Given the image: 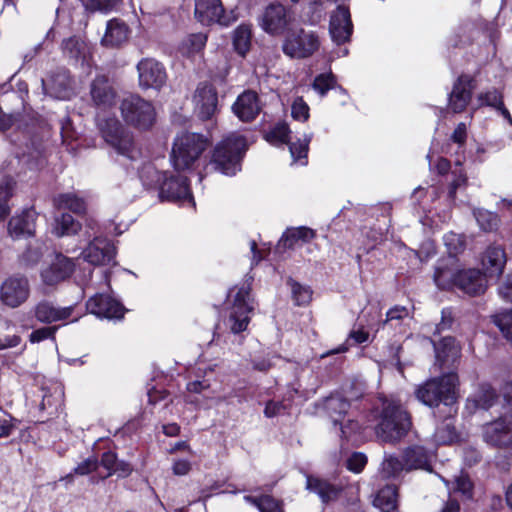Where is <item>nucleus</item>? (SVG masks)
<instances>
[{"label": "nucleus", "instance_id": "nucleus-39", "mask_svg": "<svg viewBox=\"0 0 512 512\" xmlns=\"http://www.w3.org/2000/svg\"><path fill=\"white\" fill-rule=\"evenodd\" d=\"M48 93L58 99H68L71 95L70 81L64 74H59L47 84Z\"/></svg>", "mask_w": 512, "mask_h": 512}, {"label": "nucleus", "instance_id": "nucleus-16", "mask_svg": "<svg viewBox=\"0 0 512 512\" xmlns=\"http://www.w3.org/2000/svg\"><path fill=\"white\" fill-rule=\"evenodd\" d=\"M86 307L88 311L99 318L120 319L124 316V307L107 294H96L91 297Z\"/></svg>", "mask_w": 512, "mask_h": 512}, {"label": "nucleus", "instance_id": "nucleus-14", "mask_svg": "<svg viewBox=\"0 0 512 512\" xmlns=\"http://www.w3.org/2000/svg\"><path fill=\"white\" fill-rule=\"evenodd\" d=\"M192 102L194 113L202 120L211 119L217 112L218 96L210 84H200L193 94Z\"/></svg>", "mask_w": 512, "mask_h": 512}, {"label": "nucleus", "instance_id": "nucleus-44", "mask_svg": "<svg viewBox=\"0 0 512 512\" xmlns=\"http://www.w3.org/2000/svg\"><path fill=\"white\" fill-rule=\"evenodd\" d=\"M207 41V36L204 33L190 34L181 44V51L183 54L191 55L201 51Z\"/></svg>", "mask_w": 512, "mask_h": 512}, {"label": "nucleus", "instance_id": "nucleus-5", "mask_svg": "<svg viewBox=\"0 0 512 512\" xmlns=\"http://www.w3.org/2000/svg\"><path fill=\"white\" fill-rule=\"evenodd\" d=\"M98 129L105 143L117 154L134 159L138 149L133 133L117 118H106L98 121Z\"/></svg>", "mask_w": 512, "mask_h": 512}, {"label": "nucleus", "instance_id": "nucleus-60", "mask_svg": "<svg viewBox=\"0 0 512 512\" xmlns=\"http://www.w3.org/2000/svg\"><path fill=\"white\" fill-rule=\"evenodd\" d=\"M98 467V461L95 457H89L80 463L74 469V473L78 475H87L92 471L96 470Z\"/></svg>", "mask_w": 512, "mask_h": 512}, {"label": "nucleus", "instance_id": "nucleus-61", "mask_svg": "<svg viewBox=\"0 0 512 512\" xmlns=\"http://www.w3.org/2000/svg\"><path fill=\"white\" fill-rule=\"evenodd\" d=\"M56 329V327H42L37 329L30 334V341L32 343H37L42 340L54 337Z\"/></svg>", "mask_w": 512, "mask_h": 512}, {"label": "nucleus", "instance_id": "nucleus-10", "mask_svg": "<svg viewBox=\"0 0 512 512\" xmlns=\"http://www.w3.org/2000/svg\"><path fill=\"white\" fill-rule=\"evenodd\" d=\"M75 269L72 259L61 253L55 254L41 270V279L45 285L54 286L69 278Z\"/></svg>", "mask_w": 512, "mask_h": 512}, {"label": "nucleus", "instance_id": "nucleus-21", "mask_svg": "<svg viewBox=\"0 0 512 512\" xmlns=\"http://www.w3.org/2000/svg\"><path fill=\"white\" fill-rule=\"evenodd\" d=\"M262 109L256 92L247 90L240 94L232 106L234 114L243 122L253 121Z\"/></svg>", "mask_w": 512, "mask_h": 512}, {"label": "nucleus", "instance_id": "nucleus-15", "mask_svg": "<svg viewBox=\"0 0 512 512\" xmlns=\"http://www.w3.org/2000/svg\"><path fill=\"white\" fill-rule=\"evenodd\" d=\"M194 14L196 19L204 25L217 23L227 26L230 23L221 0H195Z\"/></svg>", "mask_w": 512, "mask_h": 512}, {"label": "nucleus", "instance_id": "nucleus-30", "mask_svg": "<svg viewBox=\"0 0 512 512\" xmlns=\"http://www.w3.org/2000/svg\"><path fill=\"white\" fill-rule=\"evenodd\" d=\"M72 310V306L59 308L50 302L43 301L35 307V317L40 322L52 323L69 318Z\"/></svg>", "mask_w": 512, "mask_h": 512}, {"label": "nucleus", "instance_id": "nucleus-50", "mask_svg": "<svg viewBox=\"0 0 512 512\" xmlns=\"http://www.w3.org/2000/svg\"><path fill=\"white\" fill-rule=\"evenodd\" d=\"M493 321L504 336L512 341V310L495 315Z\"/></svg>", "mask_w": 512, "mask_h": 512}, {"label": "nucleus", "instance_id": "nucleus-59", "mask_svg": "<svg viewBox=\"0 0 512 512\" xmlns=\"http://www.w3.org/2000/svg\"><path fill=\"white\" fill-rule=\"evenodd\" d=\"M453 175H454V179L451 182L450 188H449V197L452 199L455 197L457 188L464 185L467 181L466 174L464 173L462 168L455 169L453 171Z\"/></svg>", "mask_w": 512, "mask_h": 512}, {"label": "nucleus", "instance_id": "nucleus-3", "mask_svg": "<svg viewBox=\"0 0 512 512\" xmlns=\"http://www.w3.org/2000/svg\"><path fill=\"white\" fill-rule=\"evenodd\" d=\"M208 145V139L197 133L183 132L177 135L170 155L173 167L177 171L191 169Z\"/></svg>", "mask_w": 512, "mask_h": 512}, {"label": "nucleus", "instance_id": "nucleus-13", "mask_svg": "<svg viewBox=\"0 0 512 512\" xmlns=\"http://www.w3.org/2000/svg\"><path fill=\"white\" fill-rule=\"evenodd\" d=\"M483 438L489 445L505 448L512 445V415H506L484 426Z\"/></svg>", "mask_w": 512, "mask_h": 512}, {"label": "nucleus", "instance_id": "nucleus-18", "mask_svg": "<svg viewBox=\"0 0 512 512\" xmlns=\"http://www.w3.org/2000/svg\"><path fill=\"white\" fill-rule=\"evenodd\" d=\"M290 21L287 9L280 3H272L264 10L261 27L269 34L279 35L283 33Z\"/></svg>", "mask_w": 512, "mask_h": 512}, {"label": "nucleus", "instance_id": "nucleus-63", "mask_svg": "<svg viewBox=\"0 0 512 512\" xmlns=\"http://www.w3.org/2000/svg\"><path fill=\"white\" fill-rule=\"evenodd\" d=\"M500 296L509 302H512V275H507L499 286Z\"/></svg>", "mask_w": 512, "mask_h": 512}, {"label": "nucleus", "instance_id": "nucleus-40", "mask_svg": "<svg viewBox=\"0 0 512 512\" xmlns=\"http://www.w3.org/2000/svg\"><path fill=\"white\" fill-rule=\"evenodd\" d=\"M433 437L437 444L445 445L455 442L458 439V434L452 422L446 420L436 428Z\"/></svg>", "mask_w": 512, "mask_h": 512}, {"label": "nucleus", "instance_id": "nucleus-43", "mask_svg": "<svg viewBox=\"0 0 512 512\" xmlns=\"http://www.w3.org/2000/svg\"><path fill=\"white\" fill-rule=\"evenodd\" d=\"M251 30L247 26H239L233 34V45L240 55H245L250 48Z\"/></svg>", "mask_w": 512, "mask_h": 512}, {"label": "nucleus", "instance_id": "nucleus-6", "mask_svg": "<svg viewBox=\"0 0 512 512\" xmlns=\"http://www.w3.org/2000/svg\"><path fill=\"white\" fill-rule=\"evenodd\" d=\"M120 112L127 125L141 131L151 129L157 119L154 105L137 94H131L121 101Z\"/></svg>", "mask_w": 512, "mask_h": 512}, {"label": "nucleus", "instance_id": "nucleus-19", "mask_svg": "<svg viewBox=\"0 0 512 512\" xmlns=\"http://www.w3.org/2000/svg\"><path fill=\"white\" fill-rule=\"evenodd\" d=\"M82 257L92 265H105L112 261L115 249L111 242L102 237H95L82 251Z\"/></svg>", "mask_w": 512, "mask_h": 512}, {"label": "nucleus", "instance_id": "nucleus-55", "mask_svg": "<svg viewBox=\"0 0 512 512\" xmlns=\"http://www.w3.org/2000/svg\"><path fill=\"white\" fill-rule=\"evenodd\" d=\"M367 464V457L361 452H354L346 460V467L353 473H360Z\"/></svg>", "mask_w": 512, "mask_h": 512}, {"label": "nucleus", "instance_id": "nucleus-48", "mask_svg": "<svg viewBox=\"0 0 512 512\" xmlns=\"http://www.w3.org/2000/svg\"><path fill=\"white\" fill-rule=\"evenodd\" d=\"M290 129L286 123H279L266 135V140L273 145L288 143Z\"/></svg>", "mask_w": 512, "mask_h": 512}, {"label": "nucleus", "instance_id": "nucleus-20", "mask_svg": "<svg viewBox=\"0 0 512 512\" xmlns=\"http://www.w3.org/2000/svg\"><path fill=\"white\" fill-rule=\"evenodd\" d=\"M160 197L168 201L188 202L194 205L187 178L183 176L165 179L160 184Z\"/></svg>", "mask_w": 512, "mask_h": 512}, {"label": "nucleus", "instance_id": "nucleus-22", "mask_svg": "<svg viewBox=\"0 0 512 512\" xmlns=\"http://www.w3.org/2000/svg\"><path fill=\"white\" fill-rule=\"evenodd\" d=\"M473 88V79L470 76L458 77L449 95V107L454 113H461L465 110L471 99Z\"/></svg>", "mask_w": 512, "mask_h": 512}, {"label": "nucleus", "instance_id": "nucleus-54", "mask_svg": "<svg viewBox=\"0 0 512 512\" xmlns=\"http://www.w3.org/2000/svg\"><path fill=\"white\" fill-rule=\"evenodd\" d=\"M453 485L454 491L461 493L467 499L472 498L473 484L468 476L462 474L455 477Z\"/></svg>", "mask_w": 512, "mask_h": 512}, {"label": "nucleus", "instance_id": "nucleus-62", "mask_svg": "<svg viewBox=\"0 0 512 512\" xmlns=\"http://www.w3.org/2000/svg\"><path fill=\"white\" fill-rule=\"evenodd\" d=\"M132 472V467L129 463L125 461H117V464L115 465V468L113 470H110V472H107L106 477L111 475H117L118 477L125 478L129 476Z\"/></svg>", "mask_w": 512, "mask_h": 512}, {"label": "nucleus", "instance_id": "nucleus-36", "mask_svg": "<svg viewBox=\"0 0 512 512\" xmlns=\"http://www.w3.org/2000/svg\"><path fill=\"white\" fill-rule=\"evenodd\" d=\"M403 471H406L404 458L400 459L393 454H385L380 466V474L383 478H396Z\"/></svg>", "mask_w": 512, "mask_h": 512}, {"label": "nucleus", "instance_id": "nucleus-42", "mask_svg": "<svg viewBox=\"0 0 512 512\" xmlns=\"http://www.w3.org/2000/svg\"><path fill=\"white\" fill-rule=\"evenodd\" d=\"M474 216L480 228L486 232L495 231L500 223L497 214L484 209H477L474 211Z\"/></svg>", "mask_w": 512, "mask_h": 512}, {"label": "nucleus", "instance_id": "nucleus-4", "mask_svg": "<svg viewBox=\"0 0 512 512\" xmlns=\"http://www.w3.org/2000/svg\"><path fill=\"white\" fill-rule=\"evenodd\" d=\"M247 148L243 136L232 133L219 142L212 155L215 170L225 175H235L240 170V159Z\"/></svg>", "mask_w": 512, "mask_h": 512}, {"label": "nucleus", "instance_id": "nucleus-2", "mask_svg": "<svg viewBox=\"0 0 512 512\" xmlns=\"http://www.w3.org/2000/svg\"><path fill=\"white\" fill-rule=\"evenodd\" d=\"M458 377L455 373H448L438 378H432L420 385L416 391V398L429 407H437L440 403L452 406L457 399L456 387Z\"/></svg>", "mask_w": 512, "mask_h": 512}, {"label": "nucleus", "instance_id": "nucleus-56", "mask_svg": "<svg viewBox=\"0 0 512 512\" xmlns=\"http://www.w3.org/2000/svg\"><path fill=\"white\" fill-rule=\"evenodd\" d=\"M334 84L335 78L333 74H321L315 78L313 88L321 95H325L329 89L333 88Z\"/></svg>", "mask_w": 512, "mask_h": 512}, {"label": "nucleus", "instance_id": "nucleus-51", "mask_svg": "<svg viewBox=\"0 0 512 512\" xmlns=\"http://www.w3.org/2000/svg\"><path fill=\"white\" fill-rule=\"evenodd\" d=\"M312 135H305L302 140H298L295 143H291L289 150L294 160H301L307 157L308 145L311 141Z\"/></svg>", "mask_w": 512, "mask_h": 512}, {"label": "nucleus", "instance_id": "nucleus-31", "mask_svg": "<svg viewBox=\"0 0 512 512\" xmlns=\"http://www.w3.org/2000/svg\"><path fill=\"white\" fill-rule=\"evenodd\" d=\"M306 487L324 503L336 500L342 491V487L316 477H307Z\"/></svg>", "mask_w": 512, "mask_h": 512}, {"label": "nucleus", "instance_id": "nucleus-49", "mask_svg": "<svg viewBox=\"0 0 512 512\" xmlns=\"http://www.w3.org/2000/svg\"><path fill=\"white\" fill-rule=\"evenodd\" d=\"M44 245L35 241L22 255V261L29 266L37 264L44 254Z\"/></svg>", "mask_w": 512, "mask_h": 512}, {"label": "nucleus", "instance_id": "nucleus-8", "mask_svg": "<svg viewBox=\"0 0 512 512\" xmlns=\"http://www.w3.org/2000/svg\"><path fill=\"white\" fill-rule=\"evenodd\" d=\"M319 47L320 39L316 32L299 28L287 33L282 50L291 58L303 59L313 55Z\"/></svg>", "mask_w": 512, "mask_h": 512}, {"label": "nucleus", "instance_id": "nucleus-25", "mask_svg": "<svg viewBox=\"0 0 512 512\" xmlns=\"http://www.w3.org/2000/svg\"><path fill=\"white\" fill-rule=\"evenodd\" d=\"M506 264V254L501 246H489L482 255L481 265L486 277H497Z\"/></svg>", "mask_w": 512, "mask_h": 512}, {"label": "nucleus", "instance_id": "nucleus-45", "mask_svg": "<svg viewBox=\"0 0 512 512\" xmlns=\"http://www.w3.org/2000/svg\"><path fill=\"white\" fill-rule=\"evenodd\" d=\"M140 179L144 186L147 188H153L160 185V181L164 176L163 173L159 172L153 165L146 164L140 170Z\"/></svg>", "mask_w": 512, "mask_h": 512}, {"label": "nucleus", "instance_id": "nucleus-1", "mask_svg": "<svg viewBox=\"0 0 512 512\" xmlns=\"http://www.w3.org/2000/svg\"><path fill=\"white\" fill-rule=\"evenodd\" d=\"M411 427L408 413L394 400H385L375 434L383 442L396 443L400 441Z\"/></svg>", "mask_w": 512, "mask_h": 512}, {"label": "nucleus", "instance_id": "nucleus-47", "mask_svg": "<svg viewBox=\"0 0 512 512\" xmlns=\"http://www.w3.org/2000/svg\"><path fill=\"white\" fill-rule=\"evenodd\" d=\"M288 283L291 287L293 299L297 305H306L311 301L312 291L309 287L303 286L291 279Z\"/></svg>", "mask_w": 512, "mask_h": 512}, {"label": "nucleus", "instance_id": "nucleus-24", "mask_svg": "<svg viewBox=\"0 0 512 512\" xmlns=\"http://www.w3.org/2000/svg\"><path fill=\"white\" fill-rule=\"evenodd\" d=\"M457 287L472 296L483 294L487 288L486 277L476 269L461 270L457 275Z\"/></svg>", "mask_w": 512, "mask_h": 512}, {"label": "nucleus", "instance_id": "nucleus-35", "mask_svg": "<svg viewBox=\"0 0 512 512\" xmlns=\"http://www.w3.org/2000/svg\"><path fill=\"white\" fill-rule=\"evenodd\" d=\"M54 206L61 209H68L76 214L84 213L86 210L85 201L74 193L59 194L53 199Z\"/></svg>", "mask_w": 512, "mask_h": 512}, {"label": "nucleus", "instance_id": "nucleus-41", "mask_svg": "<svg viewBox=\"0 0 512 512\" xmlns=\"http://www.w3.org/2000/svg\"><path fill=\"white\" fill-rule=\"evenodd\" d=\"M14 184L13 179L8 176L3 177L0 181V221L10 213L7 202L12 196Z\"/></svg>", "mask_w": 512, "mask_h": 512}, {"label": "nucleus", "instance_id": "nucleus-38", "mask_svg": "<svg viewBox=\"0 0 512 512\" xmlns=\"http://www.w3.org/2000/svg\"><path fill=\"white\" fill-rule=\"evenodd\" d=\"M79 230V222L75 221L72 215L63 213L59 218H56L53 233L58 237H62L76 234Z\"/></svg>", "mask_w": 512, "mask_h": 512}, {"label": "nucleus", "instance_id": "nucleus-11", "mask_svg": "<svg viewBox=\"0 0 512 512\" xmlns=\"http://www.w3.org/2000/svg\"><path fill=\"white\" fill-rule=\"evenodd\" d=\"M30 286L27 278L13 276L7 278L0 287L1 302L11 308L19 307L27 301Z\"/></svg>", "mask_w": 512, "mask_h": 512}, {"label": "nucleus", "instance_id": "nucleus-52", "mask_svg": "<svg viewBox=\"0 0 512 512\" xmlns=\"http://www.w3.org/2000/svg\"><path fill=\"white\" fill-rule=\"evenodd\" d=\"M497 399L496 391L490 386H482L478 396L477 405L482 409H489Z\"/></svg>", "mask_w": 512, "mask_h": 512}, {"label": "nucleus", "instance_id": "nucleus-57", "mask_svg": "<svg viewBox=\"0 0 512 512\" xmlns=\"http://www.w3.org/2000/svg\"><path fill=\"white\" fill-rule=\"evenodd\" d=\"M61 402V392L55 389L54 393H48L47 391L44 392L42 396V402L40 404V408L42 410L46 409H54L57 410V407L60 405Z\"/></svg>", "mask_w": 512, "mask_h": 512}, {"label": "nucleus", "instance_id": "nucleus-23", "mask_svg": "<svg viewBox=\"0 0 512 512\" xmlns=\"http://www.w3.org/2000/svg\"><path fill=\"white\" fill-rule=\"evenodd\" d=\"M90 94L93 103L100 109L110 108L116 102V92L105 76H97L93 80Z\"/></svg>", "mask_w": 512, "mask_h": 512}, {"label": "nucleus", "instance_id": "nucleus-27", "mask_svg": "<svg viewBox=\"0 0 512 512\" xmlns=\"http://www.w3.org/2000/svg\"><path fill=\"white\" fill-rule=\"evenodd\" d=\"M403 458L406 463V472L417 469L431 470L432 454L422 446L414 445L406 448Z\"/></svg>", "mask_w": 512, "mask_h": 512}, {"label": "nucleus", "instance_id": "nucleus-37", "mask_svg": "<svg viewBox=\"0 0 512 512\" xmlns=\"http://www.w3.org/2000/svg\"><path fill=\"white\" fill-rule=\"evenodd\" d=\"M478 107L481 106H490L493 108H496L501 112V114L510 122L512 123V119L510 116L509 111L504 107L502 96L500 93L493 89L490 91H487L485 93H480L477 97Z\"/></svg>", "mask_w": 512, "mask_h": 512}, {"label": "nucleus", "instance_id": "nucleus-46", "mask_svg": "<svg viewBox=\"0 0 512 512\" xmlns=\"http://www.w3.org/2000/svg\"><path fill=\"white\" fill-rule=\"evenodd\" d=\"M245 500L255 505L260 512H283L280 504L270 496L260 498L245 496Z\"/></svg>", "mask_w": 512, "mask_h": 512}, {"label": "nucleus", "instance_id": "nucleus-12", "mask_svg": "<svg viewBox=\"0 0 512 512\" xmlns=\"http://www.w3.org/2000/svg\"><path fill=\"white\" fill-rule=\"evenodd\" d=\"M138 82L142 89H160L167 75L163 65L153 58L142 59L137 64Z\"/></svg>", "mask_w": 512, "mask_h": 512}, {"label": "nucleus", "instance_id": "nucleus-33", "mask_svg": "<svg viewBox=\"0 0 512 512\" xmlns=\"http://www.w3.org/2000/svg\"><path fill=\"white\" fill-rule=\"evenodd\" d=\"M324 410L334 424L341 423L350 408V403L340 395H331L324 401Z\"/></svg>", "mask_w": 512, "mask_h": 512}, {"label": "nucleus", "instance_id": "nucleus-17", "mask_svg": "<svg viewBox=\"0 0 512 512\" xmlns=\"http://www.w3.org/2000/svg\"><path fill=\"white\" fill-rule=\"evenodd\" d=\"M353 32L350 11L348 7L339 5L332 13L329 24V33L333 42L343 44L350 40Z\"/></svg>", "mask_w": 512, "mask_h": 512}, {"label": "nucleus", "instance_id": "nucleus-29", "mask_svg": "<svg viewBox=\"0 0 512 512\" xmlns=\"http://www.w3.org/2000/svg\"><path fill=\"white\" fill-rule=\"evenodd\" d=\"M128 37V26L123 21L112 19L107 23L106 32L101 42L106 47H118L125 43Z\"/></svg>", "mask_w": 512, "mask_h": 512}, {"label": "nucleus", "instance_id": "nucleus-64", "mask_svg": "<svg viewBox=\"0 0 512 512\" xmlns=\"http://www.w3.org/2000/svg\"><path fill=\"white\" fill-rule=\"evenodd\" d=\"M467 138V128L465 123H459L455 128L454 132L451 135V139L453 142L457 143L459 146L464 145Z\"/></svg>", "mask_w": 512, "mask_h": 512}, {"label": "nucleus", "instance_id": "nucleus-28", "mask_svg": "<svg viewBox=\"0 0 512 512\" xmlns=\"http://www.w3.org/2000/svg\"><path fill=\"white\" fill-rule=\"evenodd\" d=\"M436 361L440 367L452 366L460 356V347L452 337H444L436 346Z\"/></svg>", "mask_w": 512, "mask_h": 512}, {"label": "nucleus", "instance_id": "nucleus-7", "mask_svg": "<svg viewBox=\"0 0 512 512\" xmlns=\"http://www.w3.org/2000/svg\"><path fill=\"white\" fill-rule=\"evenodd\" d=\"M445 243L449 247V256L442 259L435 268L434 282L443 290L457 286V275L461 271L458 268V261L452 254L458 253L462 248L459 236L455 234L445 236Z\"/></svg>", "mask_w": 512, "mask_h": 512}, {"label": "nucleus", "instance_id": "nucleus-34", "mask_svg": "<svg viewBox=\"0 0 512 512\" xmlns=\"http://www.w3.org/2000/svg\"><path fill=\"white\" fill-rule=\"evenodd\" d=\"M397 498V487L395 485H386L376 493L373 505L382 512H391L397 507Z\"/></svg>", "mask_w": 512, "mask_h": 512}, {"label": "nucleus", "instance_id": "nucleus-26", "mask_svg": "<svg viewBox=\"0 0 512 512\" xmlns=\"http://www.w3.org/2000/svg\"><path fill=\"white\" fill-rule=\"evenodd\" d=\"M37 213L34 210H26L20 215L12 217L8 223V232L13 238L32 235L35 230Z\"/></svg>", "mask_w": 512, "mask_h": 512}, {"label": "nucleus", "instance_id": "nucleus-53", "mask_svg": "<svg viewBox=\"0 0 512 512\" xmlns=\"http://www.w3.org/2000/svg\"><path fill=\"white\" fill-rule=\"evenodd\" d=\"M291 115L293 119L301 122H305L309 118V106L301 98L298 97L294 100L291 107Z\"/></svg>", "mask_w": 512, "mask_h": 512}, {"label": "nucleus", "instance_id": "nucleus-32", "mask_svg": "<svg viewBox=\"0 0 512 512\" xmlns=\"http://www.w3.org/2000/svg\"><path fill=\"white\" fill-rule=\"evenodd\" d=\"M315 237V233L312 229L307 227H298L287 229L283 234L279 245L284 248H294L299 244H303L311 241Z\"/></svg>", "mask_w": 512, "mask_h": 512}, {"label": "nucleus", "instance_id": "nucleus-58", "mask_svg": "<svg viewBox=\"0 0 512 512\" xmlns=\"http://www.w3.org/2000/svg\"><path fill=\"white\" fill-rule=\"evenodd\" d=\"M119 0H89L87 3V8L91 11H100V12H108L111 11L117 4Z\"/></svg>", "mask_w": 512, "mask_h": 512}, {"label": "nucleus", "instance_id": "nucleus-9", "mask_svg": "<svg viewBox=\"0 0 512 512\" xmlns=\"http://www.w3.org/2000/svg\"><path fill=\"white\" fill-rule=\"evenodd\" d=\"M235 290L229 321L231 322V331L240 333L247 328L250 321L249 314L253 310L250 296L251 287L249 283H243L240 287L233 288L231 292Z\"/></svg>", "mask_w": 512, "mask_h": 512}]
</instances>
